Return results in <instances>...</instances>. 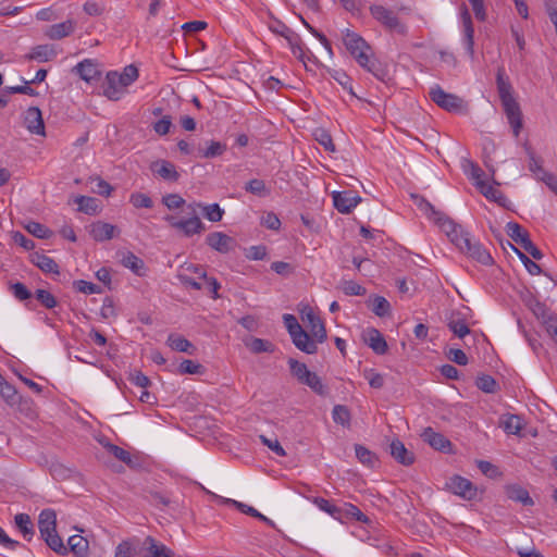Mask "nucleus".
Returning a JSON list of instances; mask_svg holds the SVG:
<instances>
[{
	"label": "nucleus",
	"instance_id": "nucleus-60",
	"mask_svg": "<svg viewBox=\"0 0 557 557\" xmlns=\"http://www.w3.org/2000/svg\"><path fill=\"white\" fill-rule=\"evenodd\" d=\"M261 443L280 457L286 456L285 449L282 447L277 438H268L265 435H259Z\"/></svg>",
	"mask_w": 557,
	"mask_h": 557
},
{
	"label": "nucleus",
	"instance_id": "nucleus-44",
	"mask_svg": "<svg viewBox=\"0 0 557 557\" xmlns=\"http://www.w3.org/2000/svg\"><path fill=\"white\" fill-rule=\"evenodd\" d=\"M507 245L517 253L519 259L524 264L525 269L531 275H540L542 273L541 267L527 257L523 252H521L515 245H512L510 242L507 240Z\"/></svg>",
	"mask_w": 557,
	"mask_h": 557
},
{
	"label": "nucleus",
	"instance_id": "nucleus-11",
	"mask_svg": "<svg viewBox=\"0 0 557 557\" xmlns=\"http://www.w3.org/2000/svg\"><path fill=\"white\" fill-rule=\"evenodd\" d=\"M103 95L112 101L120 100L126 94V87L123 86L117 72H109L102 84Z\"/></svg>",
	"mask_w": 557,
	"mask_h": 557
},
{
	"label": "nucleus",
	"instance_id": "nucleus-17",
	"mask_svg": "<svg viewBox=\"0 0 557 557\" xmlns=\"http://www.w3.org/2000/svg\"><path fill=\"white\" fill-rule=\"evenodd\" d=\"M237 247V240L224 234L222 232H213L211 233V248L221 252L228 253L235 251Z\"/></svg>",
	"mask_w": 557,
	"mask_h": 557
},
{
	"label": "nucleus",
	"instance_id": "nucleus-41",
	"mask_svg": "<svg viewBox=\"0 0 557 557\" xmlns=\"http://www.w3.org/2000/svg\"><path fill=\"white\" fill-rule=\"evenodd\" d=\"M47 545L57 554L64 556L69 553V548L64 545L62 539L58 535L57 531L42 536Z\"/></svg>",
	"mask_w": 557,
	"mask_h": 557
},
{
	"label": "nucleus",
	"instance_id": "nucleus-18",
	"mask_svg": "<svg viewBox=\"0 0 557 557\" xmlns=\"http://www.w3.org/2000/svg\"><path fill=\"white\" fill-rule=\"evenodd\" d=\"M447 327L459 338H463L471 332L463 314L459 311H453L447 317Z\"/></svg>",
	"mask_w": 557,
	"mask_h": 557
},
{
	"label": "nucleus",
	"instance_id": "nucleus-43",
	"mask_svg": "<svg viewBox=\"0 0 557 557\" xmlns=\"http://www.w3.org/2000/svg\"><path fill=\"white\" fill-rule=\"evenodd\" d=\"M246 345L253 354L274 351V345L268 339L253 337L249 342H247Z\"/></svg>",
	"mask_w": 557,
	"mask_h": 557
},
{
	"label": "nucleus",
	"instance_id": "nucleus-52",
	"mask_svg": "<svg viewBox=\"0 0 557 557\" xmlns=\"http://www.w3.org/2000/svg\"><path fill=\"white\" fill-rule=\"evenodd\" d=\"M476 386L482 392L492 394L496 392L497 382L494 380L493 376L483 374L478 376Z\"/></svg>",
	"mask_w": 557,
	"mask_h": 557
},
{
	"label": "nucleus",
	"instance_id": "nucleus-15",
	"mask_svg": "<svg viewBox=\"0 0 557 557\" xmlns=\"http://www.w3.org/2000/svg\"><path fill=\"white\" fill-rule=\"evenodd\" d=\"M422 440L432 448L447 453L450 450L451 443L443 434L435 432L432 428H426L421 434Z\"/></svg>",
	"mask_w": 557,
	"mask_h": 557
},
{
	"label": "nucleus",
	"instance_id": "nucleus-21",
	"mask_svg": "<svg viewBox=\"0 0 557 557\" xmlns=\"http://www.w3.org/2000/svg\"><path fill=\"white\" fill-rule=\"evenodd\" d=\"M57 57V51L51 45H38L32 48L24 59L27 61L48 62Z\"/></svg>",
	"mask_w": 557,
	"mask_h": 557
},
{
	"label": "nucleus",
	"instance_id": "nucleus-22",
	"mask_svg": "<svg viewBox=\"0 0 557 557\" xmlns=\"http://www.w3.org/2000/svg\"><path fill=\"white\" fill-rule=\"evenodd\" d=\"M339 517L337 520L342 523H345L350 520H356L359 522L368 523L369 518L355 505L349 503H344L343 506H339Z\"/></svg>",
	"mask_w": 557,
	"mask_h": 557
},
{
	"label": "nucleus",
	"instance_id": "nucleus-42",
	"mask_svg": "<svg viewBox=\"0 0 557 557\" xmlns=\"http://www.w3.org/2000/svg\"><path fill=\"white\" fill-rule=\"evenodd\" d=\"M288 366L289 371L292 375L301 384L304 380L308 376L310 373V370L306 366V363H302L294 358L288 359Z\"/></svg>",
	"mask_w": 557,
	"mask_h": 557
},
{
	"label": "nucleus",
	"instance_id": "nucleus-64",
	"mask_svg": "<svg viewBox=\"0 0 557 557\" xmlns=\"http://www.w3.org/2000/svg\"><path fill=\"white\" fill-rule=\"evenodd\" d=\"M283 321L285 324V327L288 331L289 336L297 334L298 331L302 330V326L299 324L297 318L293 314L286 313L283 315Z\"/></svg>",
	"mask_w": 557,
	"mask_h": 557
},
{
	"label": "nucleus",
	"instance_id": "nucleus-9",
	"mask_svg": "<svg viewBox=\"0 0 557 557\" xmlns=\"http://www.w3.org/2000/svg\"><path fill=\"white\" fill-rule=\"evenodd\" d=\"M447 488L467 500H472L476 497V487L468 480L459 475L449 478L446 483Z\"/></svg>",
	"mask_w": 557,
	"mask_h": 557
},
{
	"label": "nucleus",
	"instance_id": "nucleus-55",
	"mask_svg": "<svg viewBox=\"0 0 557 557\" xmlns=\"http://www.w3.org/2000/svg\"><path fill=\"white\" fill-rule=\"evenodd\" d=\"M73 285L76 290L87 295L102 293V288L99 285L84 280L74 281Z\"/></svg>",
	"mask_w": 557,
	"mask_h": 557
},
{
	"label": "nucleus",
	"instance_id": "nucleus-19",
	"mask_svg": "<svg viewBox=\"0 0 557 557\" xmlns=\"http://www.w3.org/2000/svg\"><path fill=\"white\" fill-rule=\"evenodd\" d=\"M290 338L297 349L308 355H313L318 351L317 339L312 338L304 329Z\"/></svg>",
	"mask_w": 557,
	"mask_h": 557
},
{
	"label": "nucleus",
	"instance_id": "nucleus-34",
	"mask_svg": "<svg viewBox=\"0 0 557 557\" xmlns=\"http://www.w3.org/2000/svg\"><path fill=\"white\" fill-rule=\"evenodd\" d=\"M478 189L485 198L497 203H503V201L506 200V197L500 190L496 189L493 185L487 184L485 181L478 182Z\"/></svg>",
	"mask_w": 557,
	"mask_h": 557
},
{
	"label": "nucleus",
	"instance_id": "nucleus-3",
	"mask_svg": "<svg viewBox=\"0 0 557 557\" xmlns=\"http://www.w3.org/2000/svg\"><path fill=\"white\" fill-rule=\"evenodd\" d=\"M343 42L360 66L372 73L376 78L383 79L385 72L379 62L370 59L368 51H370L371 48L361 36L355 32L345 29L343 33Z\"/></svg>",
	"mask_w": 557,
	"mask_h": 557
},
{
	"label": "nucleus",
	"instance_id": "nucleus-56",
	"mask_svg": "<svg viewBox=\"0 0 557 557\" xmlns=\"http://www.w3.org/2000/svg\"><path fill=\"white\" fill-rule=\"evenodd\" d=\"M129 201L135 208L150 209L153 206L152 199L148 195L143 193L132 194Z\"/></svg>",
	"mask_w": 557,
	"mask_h": 557
},
{
	"label": "nucleus",
	"instance_id": "nucleus-10",
	"mask_svg": "<svg viewBox=\"0 0 557 557\" xmlns=\"http://www.w3.org/2000/svg\"><path fill=\"white\" fill-rule=\"evenodd\" d=\"M301 319L307 323L312 337L315 338L318 343H323L326 339L327 335L324 323L311 308H306L301 311Z\"/></svg>",
	"mask_w": 557,
	"mask_h": 557
},
{
	"label": "nucleus",
	"instance_id": "nucleus-39",
	"mask_svg": "<svg viewBox=\"0 0 557 557\" xmlns=\"http://www.w3.org/2000/svg\"><path fill=\"white\" fill-rule=\"evenodd\" d=\"M121 263L133 271L137 275H141L144 270V261L131 251L122 256Z\"/></svg>",
	"mask_w": 557,
	"mask_h": 557
},
{
	"label": "nucleus",
	"instance_id": "nucleus-20",
	"mask_svg": "<svg viewBox=\"0 0 557 557\" xmlns=\"http://www.w3.org/2000/svg\"><path fill=\"white\" fill-rule=\"evenodd\" d=\"M75 29V23L72 20L64 21L62 23L50 25L46 30L45 35L51 40H60L64 37L70 36Z\"/></svg>",
	"mask_w": 557,
	"mask_h": 557
},
{
	"label": "nucleus",
	"instance_id": "nucleus-57",
	"mask_svg": "<svg viewBox=\"0 0 557 557\" xmlns=\"http://www.w3.org/2000/svg\"><path fill=\"white\" fill-rule=\"evenodd\" d=\"M36 299L47 309H52L57 306L55 297L45 289L36 290Z\"/></svg>",
	"mask_w": 557,
	"mask_h": 557
},
{
	"label": "nucleus",
	"instance_id": "nucleus-63",
	"mask_svg": "<svg viewBox=\"0 0 557 557\" xmlns=\"http://www.w3.org/2000/svg\"><path fill=\"white\" fill-rule=\"evenodd\" d=\"M114 557H137L136 549L131 542L123 541L116 546Z\"/></svg>",
	"mask_w": 557,
	"mask_h": 557
},
{
	"label": "nucleus",
	"instance_id": "nucleus-31",
	"mask_svg": "<svg viewBox=\"0 0 557 557\" xmlns=\"http://www.w3.org/2000/svg\"><path fill=\"white\" fill-rule=\"evenodd\" d=\"M15 527L26 541H30L35 534L34 524L27 513H17L14 517Z\"/></svg>",
	"mask_w": 557,
	"mask_h": 557
},
{
	"label": "nucleus",
	"instance_id": "nucleus-7",
	"mask_svg": "<svg viewBox=\"0 0 557 557\" xmlns=\"http://www.w3.org/2000/svg\"><path fill=\"white\" fill-rule=\"evenodd\" d=\"M429 96L442 109L449 112H459L463 107L462 98L446 92L441 86L435 85L430 89Z\"/></svg>",
	"mask_w": 557,
	"mask_h": 557
},
{
	"label": "nucleus",
	"instance_id": "nucleus-51",
	"mask_svg": "<svg viewBox=\"0 0 557 557\" xmlns=\"http://www.w3.org/2000/svg\"><path fill=\"white\" fill-rule=\"evenodd\" d=\"M104 447H106V449L108 450L109 454L114 456L120 461H122V462H124L126 465H131L132 463V457H131V454L127 450L123 449L120 446L111 444V443L106 444Z\"/></svg>",
	"mask_w": 557,
	"mask_h": 557
},
{
	"label": "nucleus",
	"instance_id": "nucleus-32",
	"mask_svg": "<svg viewBox=\"0 0 557 557\" xmlns=\"http://www.w3.org/2000/svg\"><path fill=\"white\" fill-rule=\"evenodd\" d=\"M166 343L173 350L186 352L188 355L195 354L194 345L188 339L178 334H170Z\"/></svg>",
	"mask_w": 557,
	"mask_h": 557
},
{
	"label": "nucleus",
	"instance_id": "nucleus-14",
	"mask_svg": "<svg viewBox=\"0 0 557 557\" xmlns=\"http://www.w3.org/2000/svg\"><path fill=\"white\" fill-rule=\"evenodd\" d=\"M461 21L463 26V42L466 46V52L471 60L474 59V28L472 24L471 15L466 7L461 12Z\"/></svg>",
	"mask_w": 557,
	"mask_h": 557
},
{
	"label": "nucleus",
	"instance_id": "nucleus-35",
	"mask_svg": "<svg viewBox=\"0 0 557 557\" xmlns=\"http://www.w3.org/2000/svg\"><path fill=\"white\" fill-rule=\"evenodd\" d=\"M502 426L507 434L517 435L522 430V419L517 414H506L502 419Z\"/></svg>",
	"mask_w": 557,
	"mask_h": 557
},
{
	"label": "nucleus",
	"instance_id": "nucleus-25",
	"mask_svg": "<svg viewBox=\"0 0 557 557\" xmlns=\"http://www.w3.org/2000/svg\"><path fill=\"white\" fill-rule=\"evenodd\" d=\"M38 528L41 537L57 531V515L53 509H44L40 512L38 518Z\"/></svg>",
	"mask_w": 557,
	"mask_h": 557
},
{
	"label": "nucleus",
	"instance_id": "nucleus-30",
	"mask_svg": "<svg viewBox=\"0 0 557 557\" xmlns=\"http://www.w3.org/2000/svg\"><path fill=\"white\" fill-rule=\"evenodd\" d=\"M506 495L509 499L521 503L524 506L533 505V499L530 497L529 492L520 485L512 484L506 486Z\"/></svg>",
	"mask_w": 557,
	"mask_h": 557
},
{
	"label": "nucleus",
	"instance_id": "nucleus-16",
	"mask_svg": "<svg viewBox=\"0 0 557 557\" xmlns=\"http://www.w3.org/2000/svg\"><path fill=\"white\" fill-rule=\"evenodd\" d=\"M120 231L116 226L97 221L90 225L89 234L96 242H106L112 239L115 235H117Z\"/></svg>",
	"mask_w": 557,
	"mask_h": 557
},
{
	"label": "nucleus",
	"instance_id": "nucleus-61",
	"mask_svg": "<svg viewBox=\"0 0 557 557\" xmlns=\"http://www.w3.org/2000/svg\"><path fill=\"white\" fill-rule=\"evenodd\" d=\"M267 255V247L263 245L250 246L245 250V256L249 260H263Z\"/></svg>",
	"mask_w": 557,
	"mask_h": 557
},
{
	"label": "nucleus",
	"instance_id": "nucleus-36",
	"mask_svg": "<svg viewBox=\"0 0 557 557\" xmlns=\"http://www.w3.org/2000/svg\"><path fill=\"white\" fill-rule=\"evenodd\" d=\"M301 384L308 386L320 396H325L329 393L327 387L323 384L321 377L315 372L310 371Z\"/></svg>",
	"mask_w": 557,
	"mask_h": 557
},
{
	"label": "nucleus",
	"instance_id": "nucleus-38",
	"mask_svg": "<svg viewBox=\"0 0 557 557\" xmlns=\"http://www.w3.org/2000/svg\"><path fill=\"white\" fill-rule=\"evenodd\" d=\"M75 203L78 205V211L84 212L86 214H96L98 212L99 206L98 200L88 196H77L75 198Z\"/></svg>",
	"mask_w": 557,
	"mask_h": 557
},
{
	"label": "nucleus",
	"instance_id": "nucleus-49",
	"mask_svg": "<svg viewBox=\"0 0 557 557\" xmlns=\"http://www.w3.org/2000/svg\"><path fill=\"white\" fill-rule=\"evenodd\" d=\"M372 311L380 318L389 314L391 305L388 300L382 296H375L371 301Z\"/></svg>",
	"mask_w": 557,
	"mask_h": 557
},
{
	"label": "nucleus",
	"instance_id": "nucleus-48",
	"mask_svg": "<svg viewBox=\"0 0 557 557\" xmlns=\"http://www.w3.org/2000/svg\"><path fill=\"white\" fill-rule=\"evenodd\" d=\"M332 417L337 424L343 426H349L350 424V412L344 405H335L332 410Z\"/></svg>",
	"mask_w": 557,
	"mask_h": 557
},
{
	"label": "nucleus",
	"instance_id": "nucleus-59",
	"mask_svg": "<svg viewBox=\"0 0 557 557\" xmlns=\"http://www.w3.org/2000/svg\"><path fill=\"white\" fill-rule=\"evenodd\" d=\"M270 29L284 37L287 41L296 40V33L281 22H275V24L270 26Z\"/></svg>",
	"mask_w": 557,
	"mask_h": 557
},
{
	"label": "nucleus",
	"instance_id": "nucleus-50",
	"mask_svg": "<svg viewBox=\"0 0 557 557\" xmlns=\"http://www.w3.org/2000/svg\"><path fill=\"white\" fill-rule=\"evenodd\" d=\"M313 504L322 511L329 513L331 517L337 520V517H339L341 510L339 506H336L329 502L325 498L322 497H315L313 499Z\"/></svg>",
	"mask_w": 557,
	"mask_h": 557
},
{
	"label": "nucleus",
	"instance_id": "nucleus-6",
	"mask_svg": "<svg viewBox=\"0 0 557 557\" xmlns=\"http://www.w3.org/2000/svg\"><path fill=\"white\" fill-rule=\"evenodd\" d=\"M163 220L169 223V225L180 232H182L186 236H191L194 234L200 233L205 230V225L201 223L199 216L195 213L193 209V215L177 219L172 214H166Z\"/></svg>",
	"mask_w": 557,
	"mask_h": 557
},
{
	"label": "nucleus",
	"instance_id": "nucleus-54",
	"mask_svg": "<svg viewBox=\"0 0 557 557\" xmlns=\"http://www.w3.org/2000/svg\"><path fill=\"white\" fill-rule=\"evenodd\" d=\"M314 136H315L317 141L321 146H323L325 150H327L330 152H334L335 151V145L333 144L332 136L330 135L329 132H326L323 128H318L314 132Z\"/></svg>",
	"mask_w": 557,
	"mask_h": 557
},
{
	"label": "nucleus",
	"instance_id": "nucleus-2",
	"mask_svg": "<svg viewBox=\"0 0 557 557\" xmlns=\"http://www.w3.org/2000/svg\"><path fill=\"white\" fill-rule=\"evenodd\" d=\"M496 87L512 134L518 138L523 127L522 111L513 96V87L503 66L497 69Z\"/></svg>",
	"mask_w": 557,
	"mask_h": 557
},
{
	"label": "nucleus",
	"instance_id": "nucleus-37",
	"mask_svg": "<svg viewBox=\"0 0 557 557\" xmlns=\"http://www.w3.org/2000/svg\"><path fill=\"white\" fill-rule=\"evenodd\" d=\"M33 262L45 273L59 274V265L52 258L46 255H36Z\"/></svg>",
	"mask_w": 557,
	"mask_h": 557
},
{
	"label": "nucleus",
	"instance_id": "nucleus-47",
	"mask_svg": "<svg viewBox=\"0 0 557 557\" xmlns=\"http://www.w3.org/2000/svg\"><path fill=\"white\" fill-rule=\"evenodd\" d=\"M25 228L37 238L47 239L52 236V231L39 222L30 221L26 224Z\"/></svg>",
	"mask_w": 557,
	"mask_h": 557
},
{
	"label": "nucleus",
	"instance_id": "nucleus-28",
	"mask_svg": "<svg viewBox=\"0 0 557 557\" xmlns=\"http://www.w3.org/2000/svg\"><path fill=\"white\" fill-rule=\"evenodd\" d=\"M145 548L149 557H172L173 553L164 544L156 541L151 536H147L144 542Z\"/></svg>",
	"mask_w": 557,
	"mask_h": 557
},
{
	"label": "nucleus",
	"instance_id": "nucleus-5",
	"mask_svg": "<svg viewBox=\"0 0 557 557\" xmlns=\"http://www.w3.org/2000/svg\"><path fill=\"white\" fill-rule=\"evenodd\" d=\"M507 235L517 244L521 245L535 260L543 258L542 251L530 239L529 233L518 223L508 222L506 224Z\"/></svg>",
	"mask_w": 557,
	"mask_h": 557
},
{
	"label": "nucleus",
	"instance_id": "nucleus-4",
	"mask_svg": "<svg viewBox=\"0 0 557 557\" xmlns=\"http://www.w3.org/2000/svg\"><path fill=\"white\" fill-rule=\"evenodd\" d=\"M370 13L375 21L389 32H394L399 35L407 34V26L400 22L393 10L381 4H372L370 7Z\"/></svg>",
	"mask_w": 557,
	"mask_h": 557
},
{
	"label": "nucleus",
	"instance_id": "nucleus-29",
	"mask_svg": "<svg viewBox=\"0 0 557 557\" xmlns=\"http://www.w3.org/2000/svg\"><path fill=\"white\" fill-rule=\"evenodd\" d=\"M67 548L76 557H87L89 543L84 536L75 534L67 540Z\"/></svg>",
	"mask_w": 557,
	"mask_h": 557
},
{
	"label": "nucleus",
	"instance_id": "nucleus-12",
	"mask_svg": "<svg viewBox=\"0 0 557 557\" xmlns=\"http://www.w3.org/2000/svg\"><path fill=\"white\" fill-rule=\"evenodd\" d=\"M24 125L27 131L35 135L45 136V123L41 111L38 107H30L24 113Z\"/></svg>",
	"mask_w": 557,
	"mask_h": 557
},
{
	"label": "nucleus",
	"instance_id": "nucleus-53",
	"mask_svg": "<svg viewBox=\"0 0 557 557\" xmlns=\"http://www.w3.org/2000/svg\"><path fill=\"white\" fill-rule=\"evenodd\" d=\"M180 374H202L205 372V367L193 361V360H183L178 367Z\"/></svg>",
	"mask_w": 557,
	"mask_h": 557
},
{
	"label": "nucleus",
	"instance_id": "nucleus-45",
	"mask_svg": "<svg viewBox=\"0 0 557 557\" xmlns=\"http://www.w3.org/2000/svg\"><path fill=\"white\" fill-rule=\"evenodd\" d=\"M355 453L358 460L370 468H373L377 462L375 455L362 445H355Z\"/></svg>",
	"mask_w": 557,
	"mask_h": 557
},
{
	"label": "nucleus",
	"instance_id": "nucleus-13",
	"mask_svg": "<svg viewBox=\"0 0 557 557\" xmlns=\"http://www.w3.org/2000/svg\"><path fill=\"white\" fill-rule=\"evenodd\" d=\"M361 201V197L352 190L335 191L333 194L334 207L341 213H349Z\"/></svg>",
	"mask_w": 557,
	"mask_h": 557
},
{
	"label": "nucleus",
	"instance_id": "nucleus-23",
	"mask_svg": "<svg viewBox=\"0 0 557 557\" xmlns=\"http://www.w3.org/2000/svg\"><path fill=\"white\" fill-rule=\"evenodd\" d=\"M73 71L85 82H91L100 76L97 64L90 59H85L76 64Z\"/></svg>",
	"mask_w": 557,
	"mask_h": 557
},
{
	"label": "nucleus",
	"instance_id": "nucleus-40",
	"mask_svg": "<svg viewBox=\"0 0 557 557\" xmlns=\"http://www.w3.org/2000/svg\"><path fill=\"white\" fill-rule=\"evenodd\" d=\"M468 256L483 265H490L493 263L492 256L479 242L472 246Z\"/></svg>",
	"mask_w": 557,
	"mask_h": 557
},
{
	"label": "nucleus",
	"instance_id": "nucleus-33",
	"mask_svg": "<svg viewBox=\"0 0 557 557\" xmlns=\"http://www.w3.org/2000/svg\"><path fill=\"white\" fill-rule=\"evenodd\" d=\"M0 396L4 401L13 407L21 403L22 397L18 395L16 388L2 377L0 380Z\"/></svg>",
	"mask_w": 557,
	"mask_h": 557
},
{
	"label": "nucleus",
	"instance_id": "nucleus-58",
	"mask_svg": "<svg viewBox=\"0 0 557 557\" xmlns=\"http://www.w3.org/2000/svg\"><path fill=\"white\" fill-rule=\"evenodd\" d=\"M119 77L121 79V83H123V86H125L126 88L133 84L137 77H138V70L136 66L134 65H127L123 73L119 74Z\"/></svg>",
	"mask_w": 557,
	"mask_h": 557
},
{
	"label": "nucleus",
	"instance_id": "nucleus-1",
	"mask_svg": "<svg viewBox=\"0 0 557 557\" xmlns=\"http://www.w3.org/2000/svg\"><path fill=\"white\" fill-rule=\"evenodd\" d=\"M419 208L441 226V228L447 234L451 243L463 253L468 255L473 245L478 242L473 239L471 234L462 228L461 225L455 223L451 219L446 216L425 199L420 198L418 202Z\"/></svg>",
	"mask_w": 557,
	"mask_h": 557
},
{
	"label": "nucleus",
	"instance_id": "nucleus-24",
	"mask_svg": "<svg viewBox=\"0 0 557 557\" xmlns=\"http://www.w3.org/2000/svg\"><path fill=\"white\" fill-rule=\"evenodd\" d=\"M391 455L397 462L404 466H410L414 462L413 453L409 451L399 440H394L391 443Z\"/></svg>",
	"mask_w": 557,
	"mask_h": 557
},
{
	"label": "nucleus",
	"instance_id": "nucleus-27",
	"mask_svg": "<svg viewBox=\"0 0 557 557\" xmlns=\"http://www.w3.org/2000/svg\"><path fill=\"white\" fill-rule=\"evenodd\" d=\"M151 171L158 176L166 180L175 182L178 178V173L175 170V166L169 161H157L151 164Z\"/></svg>",
	"mask_w": 557,
	"mask_h": 557
},
{
	"label": "nucleus",
	"instance_id": "nucleus-46",
	"mask_svg": "<svg viewBox=\"0 0 557 557\" xmlns=\"http://www.w3.org/2000/svg\"><path fill=\"white\" fill-rule=\"evenodd\" d=\"M245 190L259 197H265L270 194L264 181L259 178L250 180L245 185Z\"/></svg>",
	"mask_w": 557,
	"mask_h": 557
},
{
	"label": "nucleus",
	"instance_id": "nucleus-26",
	"mask_svg": "<svg viewBox=\"0 0 557 557\" xmlns=\"http://www.w3.org/2000/svg\"><path fill=\"white\" fill-rule=\"evenodd\" d=\"M364 341L369 347L377 355H384L387 351V343L376 329L368 330Z\"/></svg>",
	"mask_w": 557,
	"mask_h": 557
},
{
	"label": "nucleus",
	"instance_id": "nucleus-62",
	"mask_svg": "<svg viewBox=\"0 0 557 557\" xmlns=\"http://www.w3.org/2000/svg\"><path fill=\"white\" fill-rule=\"evenodd\" d=\"M162 203L169 210H174L181 208L185 203V200L178 194H168L162 197Z\"/></svg>",
	"mask_w": 557,
	"mask_h": 557
},
{
	"label": "nucleus",
	"instance_id": "nucleus-8",
	"mask_svg": "<svg viewBox=\"0 0 557 557\" xmlns=\"http://www.w3.org/2000/svg\"><path fill=\"white\" fill-rule=\"evenodd\" d=\"M213 505H218V506H221V505L235 506L243 513H246V515L251 516L253 518H258L259 520L265 522L270 527H273V528L275 527V523L271 519H269L265 516H263L256 508H253L251 506H248V505H246L244 503H239L237 500L231 499V498L222 497V496L216 495L215 493L211 492V507Z\"/></svg>",
	"mask_w": 557,
	"mask_h": 557
}]
</instances>
